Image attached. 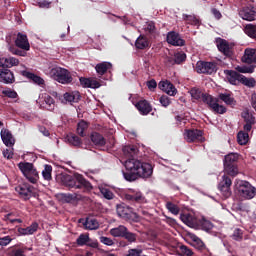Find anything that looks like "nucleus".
I'll return each mask as SVG.
<instances>
[{"label":"nucleus","instance_id":"1","mask_svg":"<svg viewBox=\"0 0 256 256\" xmlns=\"http://www.w3.org/2000/svg\"><path fill=\"white\" fill-rule=\"evenodd\" d=\"M122 151L126 157L124 162L126 171L123 172V177L126 181L131 183L137 181L139 177L142 179H149V177L153 175V165L136 158L139 153V148H137V146L127 145L123 147Z\"/></svg>","mask_w":256,"mask_h":256},{"label":"nucleus","instance_id":"2","mask_svg":"<svg viewBox=\"0 0 256 256\" xmlns=\"http://www.w3.org/2000/svg\"><path fill=\"white\" fill-rule=\"evenodd\" d=\"M58 179L60 180V183L64 185V187H67L70 191L72 189H80L81 191H91L93 189V186L91 185V182H89L83 175L79 173H75L74 175L69 174H61Z\"/></svg>","mask_w":256,"mask_h":256},{"label":"nucleus","instance_id":"3","mask_svg":"<svg viewBox=\"0 0 256 256\" xmlns=\"http://www.w3.org/2000/svg\"><path fill=\"white\" fill-rule=\"evenodd\" d=\"M15 46H9V51L12 55H18L19 57H26L27 51L31 49V44H29V38L27 34L19 32L15 39Z\"/></svg>","mask_w":256,"mask_h":256},{"label":"nucleus","instance_id":"4","mask_svg":"<svg viewBox=\"0 0 256 256\" xmlns=\"http://www.w3.org/2000/svg\"><path fill=\"white\" fill-rule=\"evenodd\" d=\"M237 161H239V155L237 153L227 154L224 158V173L229 177H236L239 173L237 168Z\"/></svg>","mask_w":256,"mask_h":256},{"label":"nucleus","instance_id":"5","mask_svg":"<svg viewBox=\"0 0 256 256\" xmlns=\"http://www.w3.org/2000/svg\"><path fill=\"white\" fill-rule=\"evenodd\" d=\"M18 168L30 183L35 184L37 183V181H39V172L37 171V168H35V165H33V163L20 162L18 164Z\"/></svg>","mask_w":256,"mask_h":256},{"label":"nucleus","instance_id":"6","mask_svg":"<svg viewBox=\"0 0 256 256\" xmlns=\"http://www.w3.org/2000/svg\"><path fill=\"white\" fill-rule=\"evenodd\" d=\"M50 75L54 81H57L62 85H69V83H73V76H71V72L65 68L54 67L50 70Z\"/></svg>","mask_w":256,"mask_h":256},{"label":"nucleus","instance_id":"7","mask_svg":"<svg viewBox=\"0 0 256 256\" xmlns=\"http://www.w3.org/2000/svg\"><path fill=\"white\" fill-rule=\"evenodd\" d=\"M238 195L244 200L254 199L256 188L247 181H241L238 185Z\"/></svg>","mask_w":256,"mask_h":256},{"label":"nucleus","instance_id":"8","mask_svg":"<svg viewBox=\"0 0 256 256\" xmlns=\"http://www.w3.org/2000/svg\"><path fill=\"white\" fill-rule=\"evenodd\" d=\"M203 103H206L208 105L209 109L213 111L214 113H217L218 115H224V113H227V108L223 105H219V99L215 98L209 94H206L203 96Z\"/></svg>","mask_w":256,"mask_h":256},{"label":"nucleus","instance_id":"9","mask_svg":"<svg viewBox=\"0 0 256 256\" xmlns=\"http://www.w3.org/2000/svg\"><path fill=\"white\" fill-rule=\"evenodd\" d=\"M231 185H233V180H231L229 174L224 172V175L218 184V190L220 191L221 195L225 197V199H229V197L232 195Z\"/></svg>","mask_w":256,"mask_h":256},{"label":"nucleus","instance_id":"10","mask_svg":"<svg viewBox=\"0 0 256 256\" xmlns=\"http://www.w3.org/2000/svg\"><path fill=\"white\" fill-rule=\"evenodd\" d=\"M184 139L187 143H203L205 141L203 130L199 129H186L184 131Z\"/></svg>","mask_w":256,"mask_h":256},{"label":"nucleus","instance_id":"11","mask_svg":"<svg viewBox=\"0 0 256 256\" xmlns=\"http://www.w3.org/2000/svg\"><path fill=\"white\" fill-rule=\"evenodd\" d=\"M116 213L118 217L126 220H131L133 219V217H138L137 213L133 212V208L125 203H120L116 205Z\"/></svg>","mask_w":256,"mask_h":256},{"label":"nucleus","instance_id":"12","mask_svg":"<svg viewBox=\"0 0 256 256\" xmlns=\"http://www.w3.org/2000/svg\"><path fill=\"white\" fill-rule=\"evenodd\" d=\"M196 71L204 75H213V73H217V63L199 61L196 64Z\"/></svg>","mask_w":256,"mask_h":256},{"label":"nucleus","instance_id":"13","mask_svg":"<svg viewBox=\"0 0 256 256\" xmlns=\"http://www.w3.org/2000/svg\"><path fill=\"white\" fill-rule=\"evenodd\" d=\"M166 41L169 45L173 47H185V39L181 37L179 32L170 31L167 33Z\"/></svg>","mask_w":256,"mask_h":256},{"label":"nucleus","instance_id":"14","mask_svg":"<svg viewBox=\"0 0 256 256\" xmlns=\"http://www.w3.org/2000/svg\"><path fill=\"white\" fill-rule=\"evenodd\" d=\"M238 15L243 21H256V9L251 5L240 8Z\"/></svg>","mask_w":256,"mask_h":256},{"label":"nucleus","instance_id":"15","mask_svg":"<svg viewBox=\"0 0 256 256\" xmlns=\"http://www.w3.org/2000/svg\"><path fill=\"white\" fill-rule=\"evenodd\" d=\"M17 193H19L20 197L22 199H25V201L31 199L35 195L33 191H35V188L29 184H22L16 187Z\"/></svg>","mask_w":256,"mask_h":256},{"label":"nucleus","instance_id":"16","mask_svg":"<svg viewBox=\"0 0 256 256\" xmlns=\"http://www.w3.org/2000/svg\"><path fill=\"white\" fill-rule=\"evenodd\" d=\"M180 220L184 225H187V227H190L191 229H195L197 227V222L199 221V218L195 216V214L191 212H184L180 214Z\"/></svg>","mask_w":256,"mask_h":256},{"label":"nucleus","instance_id":"17","mask_svg":"<svg viewBox=\"0 0 256 256\" xmlns=\"http://www.w3.org/2000/svg\"><path fill=\"white\" fill-rule=\"evenodd\" d=\"M216 47L225 57H231L233 55L229 42L223 38H216Z\"/></svg>","mask_w":256,"mask_h":256},{"label":"nucleus","instance_id":"18","mask_svg":"<svg viewBox=\"0 0 256 256\" xmlns=\"http://www.w3.org/2000/svg\"><path fill=\"white\" fill-rule=\"evenodd\" d=\"M15 81V75L8 68H0V83L11 85Z\"/></svg>","mask_w":256,"mask_h":256},{"label":"nucleus","instance_id":"19","mask_svg":"<svg viewBox=\"0 0 256 256\" xmlns=\"http://www.w3.org/2000/svg\"><path fill=\"white\" fill-rule=\"evenodd\" d=\"M136 109L139 111L140 115H149L151 111H153V106H151V103L149 101L142 99L136 102L135 104Z\"/></svg>","mask_w":256,"mask_h":256},{"label":"nucleus","instance_id":"20","mask_svg":"<svg viewBox=\"0 0 256 256\" xmlns=\"http://www.w3.org/2000/svg\"><path fill=\"white\" fill-rule=\"evenodd\" d=\"M158 87L161 89V91H164V93L170 95V97H175V95H177V88H175V85L168 80L160 81Z\"/></svg>","mask_w":256,"mask_h":256},{"label":"nucleus","instance_id":"21","mask_svg":"<svg viewBox=\"0 0 256 256\" xmlns=\"http://www.w3.org/2000/svg\"><path fill=\"white\" fill-rule=\"evenodd\" d=\"M1 139L6 147H13L15 145V138L9 129L3 128L0 132Z\"/></svg>","mask_w":256,"mask_h":256},{"label":"nucleus","instance_id":"22","mask_svg":"<svg viewBox=\"0 0 256 256\" xmlns=\"http://www.w3.org/2000/svg\"><path fill=\"white\" fill-rule=\"evenodd\" d=\"M242 118L244 119L245 123L243 126L244 131H251L256 123L255 116H253V114H250L249 112H244L242 113Z\"/></svg>","mask_w":256,"mask_h":256},{"label":"nucleus","instance_id":"23","mask_svg":"<svg viewBox=\"0 0 256 256\" xmlns=\"http://www.w3.org/2000/svg\"><path fill=\"white\" fill-rule=\"evenodd\" d=\"M224 74L231 85H237V83H241V80L243 79V75L237 73L235 70H224Z\"/></svg>","mask_w":256,"mask_h":256},{"label":"nucleus","instance_id":"24","mask_svg":"<svg viewBox=\"0 0 256 256\" xmlns=\"http://www.w3.org/2000/svg\"><path fill=\"white\" fill-rule=\"evenodd\" d=\"M126 201H130L132 203H147V199L143 196V193L140 191L133 192L132 194H125Z\"/></svg>","mask_w":256,"mask_h":256},{"label":"nucleus","instance_id":"25","mask_svg":"<svg viewBox=\"0 0 256 256\" xmlns=\"http://www.w3.org/2000/svg\"><path fill=\"white\" fill-rule=\"evenodd\" d=\"M242 62L247 63L248 65H251V63H256L255 49L247 48L242 56Z\"/></svg>","mask_w":256,"mask_h":256},{"label":"nucleus","instance_id":"26","mask_svg":"<svg viewBox=\"0 0 256 256\" xmlns=\"http://www.w3.org/2000/svg\"><path fill=\"white\" fill-rule=\"evenodd\" d=\"M59 200L62 203H77V201L79 200V195H77L76 193H61L59 194Z\"/></svg>","mask_w":256,"mask_h":256},{"label":"nucleus","instance_id":"27","mask_svg":"<svg viewBox=\"0 0 256 256\" xmlns=\"http://www.w3.org/2000/svg\"><path fill=\"white\" fill-rule=\"evenodd\" d=\"M195 229L206 231V233H209V231L213 229V223H211V221L205 218H201V219H198L197 226Z\"/></svg>","mask_w":256,"mask_h":256},{"label":"nucleus","instance_id":"28","mask_svg":"<svg viewBox=\"0 0 256 256\" xmlns=\"http://www.w3.org/2000/svg\"><path fill=\"white\" fill-rule=\"evenodd\" d=\"M37 229H39V224L34 222L26 228L18 227L17 232L19 235H33V233H36Z\"/></svg>","mask_w":256,"mask_h":256},{"label":"nucleus","instance_id":"29","mask_svg":"<svg viewBox=\"0 0 256 256\" xmlns=\"http://www.w3.org/2000/svg\"><path fill=\"white\" fill-rule=\"evenodd\" d=\"M112 67L113 64H111V62H102L95 66V70L99 77H103V75H105V73H107V71H109V69Z\"/></svg>","mask_w":256,"mask_h":256},{"label":"nucleus","instance_id":"30","mask_svg":"<svg viewBox=\"0 0 256 256\" xmlns=\"http://www.w3.org/2000/svg\"><path fill=\"white\" fill-rule=\"evenodd\" d=\"M90 139L97 147H105L107 143L105 137L98 132H92Z\"/></svg>","mask_w":256,"mask_h":256},{"label":"nucleus","instance_id":"31","mask_svg":"<svg viewBox=\"0 0 256 256\" xmlns=\"http://www.w3.org/2000/svg\"><path fill=\"white\" fill-rule=\"evenodd\" d=\"M23 77L30 79V81L34 82L36 85H45V80L40 76H37L35 73H31L28 71L22 72Z\"/></svg>","mask_w":256,"mask_h":256},{"label":"nucleus","instance_id":"32","mask_svg":"<svg viewBox=\"0 0 256 256\" xmlns=\"http://www.w3.org/2000/svg\"><path fill=\"white\" fill-rule=\"evenodd\" d=\"M136 49L143 50L150 47L149 39L145 35H140L135 41Z\"/></svg>","mask_w":256,"mask_h":256},{"label":"nucleus","instance_id":"33","mask_svg":"<svg viewBox=\"0 0 256 256\" xmlns=\"http://www.w3.org/2000/svg\"><path fill=\"white\" fill-rule=\"evenodd\" d=\"M65 101H68V103H79L81 101V94L79 91H73V92H66L64 94Z\"/></svg>","mask_w":256,"mask_h":256},{"label":"nucleus","instance_id":"34","mask_svg":"<svg viewBox=\"0 0 256 256\" xmlns=\"http://www.w3.org/2000/svg\"><path fill=\"white\" fill-rule=\"evenodd\" d=\"M182 17L183 21L188 25H193L194 27H199V25H201V20H199L195 15L183 14Z\"/></svg>","mask_w":256,"mask_h":256},{"label":"nucleus","instance_id":"35","mask_svg":"<svg viewBox=\"0 0 256 256\" xmlns=\"http://www.w3.org/2000/svg\"><path fill=\"white\" fill-rule=\"evenodd\" d=\"M66 141H68V143L73 147H81V145H83L81 138L73 133H70L66 136Z\"/></svg>","mask_w":256,"mask_h":256},{"label":"nucleus","instance_id":"36","mask_svg":"<svg viewBox=\"0 0 256 256\" xmlns=\"http://www.w3.org/2000/svg\"><path fill=\"white\" fill-rule=\"evenodd\" d=\"M42 105L44 109H47V111H53L55 109V99H53L49 94H45Z\"/></svg>","mask_w":256,"mask_h":256},{"label":"nucleus","instance_id":"37","mask_svg":"<svg viewBox=\"0 0 256 256\" xmlns=\"http://www.w3.org/2000/svg\"><path fill=\"white\" fill-rule=\"evenodd\" d=\"M84 227L89 231L96 230L99 227V222L95 218L88 217L83 223Z\"/></svg>","mask_w":256,"mask_h":256},{"label":"nucleus","instance_id":"38","mask_svg":"<svg viewBox=\"0 0 256 256\" xmlns=\"http://www.w3.org/2000/svg\"><path fill=\"white\" fill-rule=\"evenodd\" d=\"M27 247H19V246H13L9 252L8 256H25V251H27Z\"/></svg>","mask_w":256,"mask_h":256},{"label":"nucleus","instance_id":"39","mask_svg":"<svg viewBox=\"0 0 256 256\" xmlns=\"http://www.w3.org/2000/svg\"><path fill=\"white\" fill-rule=\"evenodd\" d=\"M244 33L250 37V39H255L256 41V24H246L244 26Z\"/></svg>","mask_w":256,"mask_h":256},{"label":"nucleus","instance_id":"40","mask_svg":"<svg viewBox=\"0 0 256 256\" xmlns=\"http://www.w3.org/2000/svg\"><path fill=\"white\" fill-rule=\"evenodd\" d=\"M127 231V227L120 225L116 228H112L110 230V235H112V237H124L125 233Z\"/></svg>","mask_w":256,"mask_h":256},{"label":"nucleus","instance_id":"41","mask_svg":"<svg viewBox=\"0 0 256 256\" xmlns=\"http://www.w3.org/2000/svg\"><path fill=\"white\" fill-rule=\"evenodd\" d=\"M249 132L250 131H240L237 134V141L239 143V145H247V143L249 142Z\"/></svg>","mask_w":256,"mask_h":256},{"label":"nucleus","instance_id":"42","mask_svg":"<svg viewBox=\"0 0 256 256\" xmlns=\"http://www.w3.org/2000/svg\"><path fill=\"white\" fill-rule=\"evenodd\" d=\"M53 166L46 164L44 165V170L42 171V177L45 181H51L53 179Z\"/></svg>","mask_w":256,"mask_h":256},{"label":"nucleus","instance_id":"43","mask_svg":"<svg viewBox=\"0 0 256 256\" xmlns=\"http://www.w3.org/2000/svg\"><path fill=\"white\" fill-rule=\"evenodd\" d=\"M218 97L220 101H223L226 105H235V103H237L235 98L231 97V94L228 93H220Z\"/></svg>","mask_w":256,"mask_h":256},{"label":"nucleus","instance_id":"44","mask_svg":"<svg viewBox=\"0 0 256 256\" xmlns=\"http://www.w3.org/2000/svg\"><path fill=\"white\" fill-rule=\"evenodd\" d=\"M87 129H89V124H87L85 120H81L77 124L76 132L78 133V135H80V137H85V131H87Z\"/></svg>","mask_w":256,"mask_h":256},{"label":"nucleus","instance_id":"45","mask_svg":"<svg viewBox=\"0 0 256 256\" xmlns=\"http://www.w3.org/2000/svg\"><path fill=\"white\" fill-rule=\"evenodd\" d=\"M190 95H191L192 99H196V101H199L200 99H202V101H203V96L207 95V94L201 92V89H199V88H192L190 90Z\"/></svg>","mask_w":256,"mask_h":256},{"label":"nucleus","instance_id":"46","mask_svg":"<svg viewBox=\"0 0 256 256\" xmlns=\"http://www.w3.org/2000/svg\"><path fill=\"white\" fill-rule=\"evenodd\" d=\"M166 209H168V211L172 213V215H177L181 211V208H179V206H177V204L173 202H167Z\"/></svg>","mask_w":256,"mask_h":256},{"label":"nucleus","instance_id":"47","mask_svg":"<svg viewBox=\"0 0 256 256\" xmlns=\"http://www.w3.org/2000/svg\"><path fill=\"white\" fill-rule=\"evenodd\" d=\"M235 69L238 71V73H254L255 72V65L236 66Z\"/></svg>","mask_w":256,"mask_h":256},{"label":"nucleus","instance_id":"48","mask_svg":"<svg viewBox=\"0 0 256 256\" xmlns=\"http://www.w3.org/2000/svg\"><path fill=\"white\" fill-rule=\"evenodd\" d=\"M123 239H126V241H128V243H135V241H137V234L130 232L126 228V232L124 233Z\"/></svg>","mask_w":256,"mask_h":256},{"label":"nucleus","instance_id":"49","mask_svg":"<svg viewBox=\"0 0 256 256\" xmlns=\"http://www.w3.org/2000/svg\"><path fill=\"white\" fill-rule=\"evenodd\" d=\"M76 243L78 247H83V245H87L89 243V234H80L77 238Z\"/></svg>","mask_w":256,"mask_h":256},{"label":"nucleus","instance_id":"50","mask_svg":"<svg viewBox=\"0 0 256 256\" xmlns=\"http://www.w3.org/2000/svg\"><path fill=\"white\" fill-rule=\"evenodd\" d=\"M100 193L104 197V199H107L108 201H111V199L115 198V194L108 188H100Z\"/></svg>","mask_w":256,"mask_h":256},{"label":"nucleus","instance_id":"51","mask_svg":"<svg viewBox=\"0 0 256 256\" xmlns=\"http://www.w3.org/2000/svg\"><path fill=\"white\" fill-rule=\"evenodd\" d=\"M187 59V54L185 52H178L174 55V63L176 65H181Z\"/></svg>","mask_w":256,"mask_h":256},{"label":"nucleus","instance_id":"52","mask_svg":"<svg viewBox=\"0 0 256 256\" xmlns=\"http://www.w3.org/2000/svg\"><path fill=\"white\" fill-rule=\"evenodd\" d=\"M242 85H245L246 87H255L256 81L255 78H247L245 76H242V80L240 81Z\"/></svg>","mask_w":256,"mask_h":256},{"label":"nucleus","instance_id":"53","mask_svg":"<svg viewBox=\"0 0 256 256\" xmlns=\"http://www.w3.org/2000/svg\"><path fill=\"white\" fill-rule=\"evenodd\" d=\"M19 65V59L15 57L6 58V69H11V67H17Z\"/></svg>","mask_w":256,"mask_h":256},{"label":"nucleus","instance_id":"54","mask_svg":"<svg viewBox=\"0 0 256 256\" xmlns=\"http://www.w3.org/2000/svg\"><path fill=\"white\" fill-rule=\"evenodd\" d=\"M192 241L194 243V247H196V249H199L200 251H203V249H205V243H203L201 241V239L197 236H192Z\"/></svg>","mask_w":256,"mask_h":256},{"label":"nucleus","instance_id":"55","mask_svg":"<svg viewBox=\"0 0 256 256\" xmlns=\"http://www.w3.org/2000/svg\"><path fill=\"white\" fill-rule=\"evenodd\" d=\"M232 239L234 241H243V230L241 228L234 229Z\"/></svg>","mask_w":256,"mask_h":256},{"label":"nucleus","instance_id":"56","mask_svg":"<svg viewBox=\"0 0 256 256\" xmlns=\"http://www.w3.org/2000/svg\"><path fill=\"white\" fill-rule=\"evenodd\" d=\"M2 95H4V97H8L9 99H17V97H19L15 90H12L11 88L3 90Z\"/></svg>","mask_w":256,"mask_h":256},{"label":"nucleus","instance_id":"57","mask_svg":"<svg viewBox=\"0 0 256 256\" xmlns=\"http://www.w3.org/2000/svg\"><path fill=\"white\" fill-rule=\"evenodd\" d=\"M162 107H169V105H171V98H169V96L167 95H162L159 99Z\"/></svg>","mask_w":256,"mask_h":256},{"label":"nucleus","instance_id":"58","mask_svg":"<svg viewBox=\"0 0 256 256\" xmlns=\"http://www.w3.org/2000/svg\"><path fill=\"white\" fill-rule=\"evenodd\" d=\"M13 241V238L11 236H4L0 237V247H7Z\"/></svg>","mask_w":256,"mask_h":256},{"label":"nucleus","instance_id":"59","mask_svg":"<svg viewBox=\"0 0 256 256\" xmlns=\"http://www.w3.org/2000/svg\"><path fill=\"white\" fill-rule=\"evenodd\" d=\"M180 252L182 253V255H186V256H193L194 255L193 250H191L186 245H181L180 246Z\"/></svg>","mask_w":256,"mask_h":256},{"label":"nucleus","instance_id":"60","mask_svg":"<svg viewBox=\"0 0 256 256\" xmlns=\"http://www.w3.org/2000/svg\"><path fill=\"white\" fill-rule=\"evenodd\" d=\"M100 242L103 243L104 245H107L108 247L115 245V242H113L111 238L105 236L100 237Z\"/></svg>","mask_w":256,"mask_h":256},{"label":"nucleus","instance_id":"61","mask_svg":"<svg viewBox=\"0 0 256 256\" xmlns=\"http://www.w3.org/2000/svg\"><path fill=\"white\" fill-rule=\"evenodd\" d=\"M155 29V23L149 22L145 27V32L149 33V35H153V33H155Z\"/></svg>","mask_w":256,"mask_h":256},{"label":"nucleus","instance_id":"62","mask_svg":"<svg viewBox=\"0 0 256 256\" xmlns=\"http://www.w3.org/2000/svg\"><path fill=\"white\" fill-rule=\"evenodd\" d=\"M101 87V82L97 78H90V88L89 89H99Z\"/></svg>","mask_w":256,"mask_h":256},{"label":"nucleus","instance_id":"63","mask_svg":"<svg viewBox=\"0 0 256 256\" xmlns=\"http://www.w3.org/2000/svg\"><path fill=\"white\" fill-rule=\"evenodd\" d=\"M79 81L82 87L90 88L91 78L80 77Z\"/></svg>","mask_w":256,"mask_h":256},{"label":"nucleus","instance_id":"64","mask_svg":"<svg viewBox=\"0 0 256 256\" xmlns=\"http://www.w3.org/2000/svg\"><path fill=\"white\" fill-rule=\"evenodd\" d=\"M147 87L150 91H153V89H157V81H155V79H151L147 82Z\"/></svg>","mask_w":256,"mask_h":256}]
</instances>
